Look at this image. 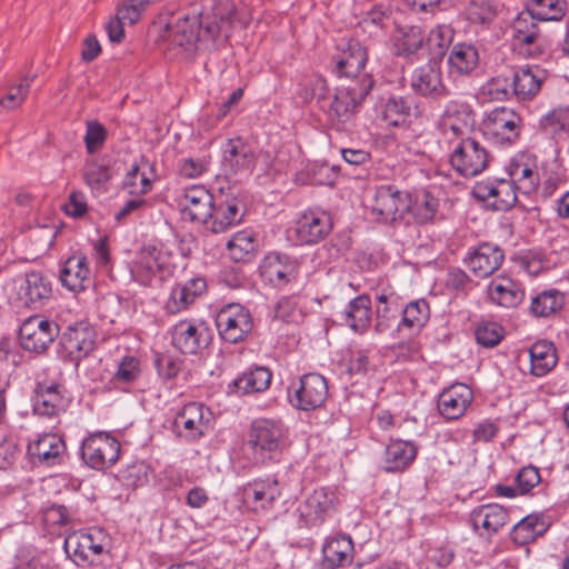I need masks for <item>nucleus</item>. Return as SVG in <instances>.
I'll use <instances>...</instances> for the list:
<instances>
[{
	"mask_svg": "<svg viewBox=\"0 0 569 569\" xmlns=\"http://www.w3.org/2000/svg\"><path fill=\"white\" fill-rule=\"evenodd\" d=\"M562 296L557 290L543 291L532 298L530 309L535 316L547 317L562 307Z\"/></svg>",
	"mask_w": 569,
	"mask_h": 569,
	"instance_id": "57",
	"label": "nucleus"
},
{
	"mask_svg": "<svg viewBox=\"0 0 569 569\" xmlns=\"http://www.w3.org/2000/svg\"><path fill=\"white\" fill-rule=\"evenodd\" d=\"M107 139L106 128L98 121L87 122L84 143L89 153H94L102 148Z\"/></svg>",
	"mask_w": 569,
	"mask_h": 569,
	"instance_id": "64",
	"label": "nucleus"
},
{
	"mask_svg": "<svg viewBox=\"0 0 569 569\" xmlns=\"http://www.w3.org/2000/svg\"><path fill=\"white\" fill-rule=\"evenodd\" d=\"M167 264L168 256L163 251L156 247H144L132 272L138 282L149 284L153 277L167 269Z\"/></svg>",
	"mask_w": 569,
	"mask_h": 569,
	"instance_id": "34",
	"label": "nucleus"
},
{
	"mask_svg": "<svg viewBox=\"0 0 569 569\" xmlns=\"http://www.w3.org/2000/svg\"><path fill=\"white\" fill-rule=\"evenodd\" d=\"M172 345L184 355H196L207 348L211 340L210 331L203 325L183 320L171 330Z\"/></svg>",
	"mask_w": 569,
	"mask_h": 569,
	"instance_id": "16",
	"label": "nucleus"
},
{
	"mask_svg": "<svg viewBox=\"0 0 569 569\" xmlns=\"http://www.w3.org/2000/svg\"><path fill=\"white\" fill-rule=\"evenodd\" d=\"M410 87L415 93L433 100L448 96L441 69L437 64L428 63L415 69L410 78Z\"/></svg>",
	"mask_w": 569,
	"mask_h": 569,
	"instance_id": "21",
	"label": "nucleus"
},
{
	"mask_svg": "<svg viewBox=\"0 0 569 569\" xmlns=\"http://www.w3.org/2000/svg\"><path fill=\"white\" fill-rule=\"evenodd\" d=\"M331 219L326 212L307 211L296 222V236L301 244L322 240L331 230Z\"/></svg>",
	"mask_w": 569,
	"mask_h": 569,
	"instance_id": "28",
	"label": "nucleus"
},
{
	"mask_svg": "<svg viewBox=\"0 0 569 569\" xmlns=\"http://www.w3.org/2000/svg\"><path fill=\"white\" fill-rule=\"evenodd\" d=\"M90 273L87 257L77 252L66 260L59 278L64 288L78 292L89 287L91 282Z\"/></svg>",
	"mask_w": 569,
	"mask_h": 569,
	"instance_id": "32",
	"label": "nucleus"
},
{
	"mask_svg": "<svg viewBox=\"0 0 569 569\" xmlns=\"http://www.w3.org/2000/svg\"><path fill=\"white\" fill-rule=\"evenodd\" d=\"M58 336V323L40 315L26 319L19 329L20 346L34 353H43Z\"/></svg>",
	"mask_w": 569,
	"mask_h": 569,
	"instance_id": "7",
	"label": "nucleus"
},
{
	"mask_svg": "<svg viewBox=\"0 0 569 569\" xmlns=\"http://www.w3.org/2000/svg\"><path fill=\"white\" fill-rule=\"evenodd\" d=\"M206 289L207 282L203 278H192L183 283H177L166 302V310L176 315L188 309Z\"/></svg>",
	"mask_w": 569,
	"mask_h": 569,
	"instance_id": "33",
	"label": "nucleus"
},
{
	"mask_svg": "<svg viewBox=\"0 0 569 569\" xmlns=\"http://www.w3.org/2000/svg\"><path fill=\"white\" fill-rule=\"evenodd\" d=\"M438 200L428 191L416 193L415 200L410 199L409 211L417 223L423 224L431 221L438 211Z\"/></svg>",
	"mask_w": 569,
	"mask_h": 569,
	"instance_id": "52",
	"label": "nucleus"
},
{
	"mask_svg": "<svg viewBox=\"0 0 569 569\" xmlns=\"http://www.w3.org/2000/svg\"><path fill=\"white\" fill-rule=\"evenodd\" d=\"M478 48L470 42L455 43L448 54L449 73L453 76H469L479 66Z\"/></svg>",
	"mask_w": 569,
	"mask_h": 569,
	"instance_id": "35",
	"label": "nucleus"
},
{
	"mask_svg": "<svg viewBox=\"0 0 569 569\" xmlns=\"http://www.w3.org/2000/svg\"><path fill=\"white\" fill-rule=\"evenodd\" d=\"M339 503L336 492L322 487L313 490L299 506L300 519L308 527L322 523L337 508Z\"/></svg>",
	"mask_w": 569,
	"mask_h": 569,
	"instance_id": "14",
	"label": "nucleus"
},
{
	"mask_svg": "<svg viewBox=\"0 0 569 569\" xmlns=\"http://www.w3.org/2000/svg\"><path fill=\"white\" fill-rule=\"evenodd\" d=\"M377 300V321L375 328L377 332L381 333L396 323L399 313H401V308L396 300L390 302L386 295L378 296Z\"/></svg>",
	"mask_w": 569,
	"mask_h": 569,
	"instance_id": "54",
	"label": "nucleus"
},
{
	"mask_svg": "<svg viewBox=\"0 0 569 569\" xmlns=\"http://www.w3.org/2000/svg\"><path fill=\"white\" fill-rule=\"evenodd\" d=\"M540 129L552 137L569 133V106H559L539 120Z\"/></svg>",
	"mask_w": 569,
	"mask_h": 569,
	"instance_id": "51",
	"label": "nucleus"
},
{
	"mask_svg": "<svg viewBox=\"0 0 569 569\" xmlns=\"http://www.w3.org/2000/svg\"><path fill=\"white\" fill-rule=\"evenodd\" d=\"M216 327L222 340L238 343L252 330L253 320L249 310L243 306L229 303L218 311Z\"/></svg>",
	"mask_w": 569,
	"mask_h": 569,
	"instance_id": "6",
	"label": "nucleus"
},
{
	"mask_svg": "<svg viewBox=\"0 0 569 569\" xmlns=\"http://www.w3.org/2000/svg\"><path fill=\"white\" fill-rule=\"evenodd\" d=\"M69 406L67 389L59 383L38 382L32 396L34 415L42 417H57L64 412Z\"/></svg>",
	"mask_w": 569,
	"mask_h": 569,
	"instance_id": "15",
	"label": "nucleus"
},
{
	"mask_svg": "<svg viewBox=\"0 0 569 569\" xmlns=\"http://www.w3.org/2000/svg\"><path fill=\"white\" fill-rule=\"evenodd\" d=\"M18 301L24 307L38 309L43 307L52 296V283L41 271L32 270L14 280Z\"/></svg>",
	"mask_w": 569,
	"mask_h": 569,
	"instance_id": "11",
	"label": "nucleus"
},
{
	"mask_svg": "<svg viewBox=\"0 0 569 569\" xmlns=\"http://www.w3.org/2000/svg\"><path fill=\"white\" fill-rule=\"evenodd\" d=\"M417 457V447L405 440H391L383 457V469L387 472H399L408 468Z\"/></svg>",
	"mask_w": 569,
	"mask_h": 569,
	"instance_id": "38",
	"label": "nucleus"
},
{
	"mask_svg": "<svg viewBox=\"0 0 569 569\" xmlns=\"http://www.w3.org/2000/svg\"><path fill=\"white\" fill-rule=\"evenodd\" d=\"M182 360L169 353H158L154 359V366L158 375L164 380L174 379L182 368Z\"/></svg>",
	"mask_w": 569,
	"mask_h": 569,
	"instance_id": "62",
	"label": "nucleus"
},
{
	"mask_svg": "<svg viewBox=\"0 0 569 569\" xmlns=\"http://www.w3.org/2000/svg\"><path fill=\"white\" fill-rule=\"evenodd\" d=\"M512 93L518 101H530L541 90L546 79L545 71L538 66L511 68Z\"/></svg>",
	"mask_w": 569,
	"mask_h": 569,
	"instance_id": "23",
	"label": "nucleus"
},
{
	"mask_svg": "<svg viewBox=\"0 0 569 569\" xmlns=\"http://www.w3.org/2000/svg\"><path fill=\"white\" fill-rule=\"evenodd\" d=\"M511 68L493 78L483 86V93L491 100L502 101L513 98Z\"/></svg>",
	"mask_w": 569,
	"mask_h": 569,
	"instance_id": "56",
	"label": "nucleus"
},
{
	"mask_svg": "<svg viewBox=\"0 0 569 569\" xmlns=\"http://www.w3.org/2000/svg\"><path fill=\"white\" fill-rule=\"evenodd\" d=\"M338 51L333 57L336 73L339 77L356 80L366 67L368 60L367 48L360 41L349 39L338 46Z\"/></svg>",
	"mask_w": 569,
	"mask_h": 569,
	"instance_id": "17",
	"label": "nucleus"
},
{
	"mask_svg": "<svg viewBox=\"0 0 569 569\" xmlns=\"http://www.w3.org/2000/svg\"><path fill=\"white\" fill-rule=\"evenodd\" d=\"M517 192L513 182L506 178H488L478 181L472 189L476 199L488 202L498 211L513 208L518 199Z\"/></svg>",
	"mask_w": 569,
	"mask_h": 569,
	"instance_id": "12",
	"label": "nucleus"
},
{
	"mask_svg": "<svg viewBox=\"0 0 569 569\" xmlns=\"http://www.w3.org/2000/svg\"><path fill=\"white\" fill-rule=\"evenodd\" d=\"M503 332V328L497 322L483 321L477 326L475 336L479 345L492 348L501 341Z\"/></svg>",
	"mask_w": 569,
	"mask_h": 569,
	"instance_id": "60",
	"label": "nucleus"
},
{
	"mask_svg": "<svg viewBox=\"0 0 569 569\" xmlns=\"http://www.w3.org/2000/svg\"><path fill=\"white\" fill-rule=\"evenodd\" d=\"M146 169H149V171L152 170L148 161L143 158H141L139 163L134 162L128 169L122 181V187L131 196H143L151 190L152 180L146 172Z\"/></svg>",
	"mask_w": 569,
	"mask_h": 569,
	"instance_id": "48",
	"label": "nucleus"
},
{
	"mask_svg": "<svg viewBox=\"0 0 569 569\" xmlns=\"http://www.w3.org/2000/svg\"><path fill=\"white\" fill-rule=\"evenodd\" d=\"M242 499L253 511L272 508L281 497V488L274 477L254 479L241 488Z\"/></svg>",
	"mask_w": 569,
	"mask_h": 569,
	"instance_id": "19",
	"label": "nucleus"
},
{
	"mask_svg": "<svg viewBox=\"0 0 569 569\" xmlns=\"http://www.w3.org/2000/svg\"><path fill=\"white\" fill-rule=\"evenodd\" d=\"M283 435V427L279 421L256 419L250 427L249 445L262 461L270 460L281 451Z\"/></svg>",
	"mask_w": 569,
	"mask_h": 569,
	"instance_id": "9",
	"label": "nucleus"
},
{
	"mask_svg": "<svg viewBox=\"0 0 569 569\" xmlns=\"http://www.w3.org/2000/svg\"><path fill=\"white\" fill-rule=\"evenodd\" d=\"M272 373L267 367L256 366L243 371L232 385L241 393L263 392L271 383Z\"/></svg>",
	"mask_w": 569,
	"mask_h": 569,
	"instance_id": "47",
	"label": "nucleus"
},
{
	"mask_svg": "<svg viewBox=\"0 0 569 569\" xmlns=\"http://www.w3.org/2000/svg\"><path fill=\"white\" fill-rule=\"evenodd\" d=\"M33 77H24L18 86L10 87L0 98V106L8 110L20 107L28 97Z\"/></svg>",
	"mask_w": 569,
	"mask_h": 569,
	"instance_id": "61",
	"label": "nucleus"
},
{
	"mask_svg": "<svg viewBox=\"0 0 569 569\" xmlns=\"http://www.w3.org/2000/svg\"><path fill=\"white\" fill-rule=\"evenodd\" d=\"M410 208V194L399 191L393 186L377 189L372 213L382 222H395L403 218Z\"/></svg>",
	"mask_w": 569,
	"mask_h": 569,
	"instance_id": "13",
	"label": "nucleus"
},
{
	"mask_svg": "<svg viewBox=\"0 0 569 569\" xmlns=\"http://www.w3.org/2000/svg\"><path fill=\"white\" fill-rule=\"evenodd\" d=\"M548 529L543 515L531 513L519 520L510 532L512 541L526 546L542 536Z\"/></svg>",
	"mask_w": 569,
	"mask_h": 569,
	"instance_id": "45",
	"label": "nucleus"
},
{
	"mask_svg": "<svg viewBox=\"0 0 569 569\" xmlns=\"http://www.w3.org/2000/svg\"><path fill=\"white\" fill-rule=\"evenodd\" d=\"M472 399V390L467 385L455 383L439 395L437 407L443 418L453 420L466 412Z\"/></svg>",
	"mask_w": 569,
	"mask_h": 569,
	"instance_id": "26",
	"label": "nucleus"
},
{
	"mask_svg": "<svg viewBox=\"0 0 569 569\" xmlns=\"http://www.w3.org/2000/svg\"><path fill=\"white\" fill-rule=\"evenodd\" d=\"M455 36V30L448 24H439L430 30L426 36L425 46L430 51H438L437 53H443V50L448 48Z\"/></svg>",
	"mask_w": 569,
	"mask_h": 569,
	"instance_id": "59",
	"label": "nucleus"
},
{
	"mask_svg": "<svg viewBox=\"0 0 569 569\" xmlns=\"http://www.w3.org/2000/svg\"><path fill=\"white\" fill-rule=\"evenodd\" d=\"M509 180L518 192L530 194L539 186V173L535 164L525 161L523 157L513 159L508 168Z\"/></svg>",
	"mask_w": 569,
	"mask_h": 569,
	"instance_id": "39",
	"label": "nucleus"
},
{
	"mask_svg": "<svg viewBox=\"0 0 569 569\" xmlns=\"http://www.w3.org/2000/svg\"><path fill=\"white\" fill-rule=\"evenodd\" d=\"M236 19L234 4L221 1L213 8V18H202L200 13L179 17L176 22L167 24L169 50L177 56L189 57L199 48H208L222 39H228Z\"/></svg>",
	"mask_w": 569,
	"mask_h": 569,
	"instance_id": "1",
	"label": "nucleus"
},
{
	"mask_svg": "<svg viewBox=\"0 0 569 569\" xmlns=\"http://www.w3.org/2000/svg\"><path fill=\"white\" fill-rule=\"evenodd\" d=\"M513 47L527 58L539 57L546 46L547 40L540 28L532 21L519 18L512 28Z\"/></svg>",
	"mask_w": 569,
	"mask_h": 569,
	"instance_id": "20",
	"label": "nucleus"
},
{
	"mask_svg": "<svg viewBox=\"0 0 569 569\" xmlns=\"http://www.w3.org/2000/svg\"><path fill=\"white\" fill-rule=\"evenodd\" d=\"M343 320L355 332L363 333L371 322V300L366 295L352 299L343 313Z\"/></svg>",
	"mask_w": 569,
	"mask_h": 569,
	"instance_id": "44",
	"label": "nucleus"
},
{
	"mask_svg": "<svg viewBox=\"0 0 569 569\" xmlns=\"http://www.w3.org/2000/svg\"><path fill=\"white\" fill-rule=\"evenodd\" d=\"M402 320L398 328H408L410 330H420L428 321L430 316L429 305L425 299L411 301L401 309Z\"/></svg>",
	"mask_w": 569,
	"mask_h": 569,
	"instance_id": "53",
	"label": "nucleus"
},
{
	"mask_svg": "<svg viewBox=\"0 0 569 569\" xmlns=\"http://www.w3.org/2000/svg\"><path fill=\"white\" fill-rule=\"evenodd\" d=\"M508 519V510L498 503L481 505L470 512L471 526L480 535L496 533Z\"/></svg>",
	"mask_w": 569,
	"mask_h": 569,
	"instance_id": "31",
	"label": "nucleus"
},
{
	"mask_svg": "<svg viewBox=\"0 0 569 569\" xmlns=\"http://www.w3.org/2000/svg\"><path fill=\"white\" fill-rule=\"evenodd\" d=\"M223 161L230 166L233 172L251 171L257 157L253 149L240 138L230 139L223 149Z\"/></svg>",
	"mask_w": 569,
	"mask_h": 569,
	"instance_id": "41",
	"label": "nucleus"
},
{
	"mask_svg": "<svg viewBox=\"0 0 569 569\" xmlns=\"http://www.w3.org/2000/svg\"><path fill=\"white\" fill-rule=\"evenodd\" d=\"M528 12L538 21H559L566 13V1L529 0Z\"/></svg>",
	"mask_w": 569,
	"mask_h": 569,
	"instance_id": "50",
	"label": "nucleus"
},
{
	"mask_svg": "<svg viewBox=\"0 0 569 569\" xmlns=\"http://www.w3.org/2000/svg\"><path fill=\"white\" fill-rule=\"evenodd\" d=\"M530 372L536 377H543L557 365L558 357L556 348L551 342L538 341L529 349Z\"/></svg>",
	"mask_w": 569,
	"mask_h": 569,
	"instance_id": "46",
	"label": "nucleus"
},
{
	"mask_svg": "<svg viewBox=\"0 0 569 569\" xmlns=\"http://www.w3.org/2000/svg\"><path fill=\"white\" fill-rule=\"evenodd\" d=\"M214 200L216 196L203 186L186 188L181 201L182 211L191 221L208 224Z\"/></svg>",
	"mask_w": 569,
	"mask_h": 569,
	"instance_id": "27",
	"label": "nucleus"
},
{
	"mask_svg": "<svg viewBox=\"0 0 569 569\" xmlns=\"http://www.w3.org/2000/svg\"><path fill=\"white\" fill-rule=\"evenodd\" d=\"M207 228L213 233L224 232L237 226L243 218L241 201L234 196L220 193L216 196L214 204Z\"/></svg>",
	"mask_w": 569,
	"mask_h": 569,
	"instance_id": "18",
	"label": "nucleus"
},
{
	"mask_svg": "<svg viewBox=\"0 0 569 569\" xmlns=\"http://www.w3.org/2000/svg\"><path fill=\"white\" fill-rule=\"evenodd\" d=\"M66 443L57 433H43L29 443L28 453L33 461L46 466H56L62 461Z\"/></svg>",
	"mask_w": 569,
	"mask_h": 569,
	"instance_id": "30",
	"label": "nucleus"
},
{
	"mask_svg": "<svg viewBox=\"0 0 569 569\" xmlns=\"http://www.w3.org/2000/svg\"><path fill=\"white\" fill-rule=\"evenodd\" d=\"M503 259V251L497 244L485 242L471 251L465 261L476 277L486 278L500 268Z\"/></svg>",
	"mask_w": 569,
	"mask_h": 569,
	"instance_id": "29",
	"label": "nucleus"
},
{
	"mask_svg": "<svg viewBox=\"0 0 569 569\" xmlns=\"http://www.w3.org/2000/svg\"><path fill=\"white\" fill-rule=\"evenodd\" d=\"M452 168L463 178L480 174L489 163V152L475 138L458 141L450 154Z\"/></svg>",
	"mask_w": 569,
	"mask_h": 569,
	"instance_id": "5",
	"label": "nucleus"
},
{
	"mask_svg": "<svg viewBox=\"0 0 569 569\" xmlns=\"http://www.w3.org/2000/svg\"><path fill=\"white\" fill-rule=\"evenodd\" d=\"M373 84L370 76L363 74L361 80H351L348 86L337 88L328 104H320L329 122L338 130L352 120L358 107L362 103Z\"/></svg>",
	"mask_w": 569,
	"mask_h": 569,
	"instance_id": "2",
	"label": "nucleus"
},
{
	"mask_svg": "<svg viewBox=\"0 0 569 569\" xmlns=\"http://www.w3.org/2000/svg\"><path fill=\"white\" fill-rule=\"evenodd\" d=\"M328 397V383L319 373H306L288 388L291 405L303 411L320 408Z\"/></svg>",
	"mask_w": 569,
	"mask_h": 569,
	"instance_id": "4",
	"label": "nucleus"
},
{
	"mask_svg": "<svg viewBox=\"0 0 569 569\" xmlns=\"http://www.w3.org/2000/svg\"><path fill=\"white\" fill-rule=\"evenodd\" d=\"M490 300L505 308H515L525 298V290L521 283L507 278H496L488 286Z\"/></svg>",
	"mask_w": 569,
	"mask_h": 569,
	"instance_id": "37",
	"label": "nucleus"
},
{
	"mask_svg": "<svg viewBox=\"0 0 569 569\" xmlns=\"http://www.w3.org/2000/svg\"><path fill=\"white\" fill-rule=\"evenodd\" d=\"M468 16L472 22L485 24L496 18L497 9L489 0H473L468 7Z\"/></svg>",
	"mask_w": 569,
	"mask_h": 569,
	"instance_id": "63",
	"label": "nucleus"
},
{
	"mask_svg": "<svg viewBox=\"0 0 569 569\" xmlns=\"http://www.w3.org/2000/svg\"><path fill=\"white\" fill-rule=\"evenodd\" d=\"M203 410V406L198 402H190L179 410L173 419V428L178 436L189 441L201 438L207 430Z\"/></svg>",
	"mask_w": 569,
	"mask_h": 569,
	"instance_id": "25",
	"label": "nucleus"
},
{
	"mask_svg": "<svg viewBox=\"0 0 569 569\" xmlns=\"http://www.w3.org/2000/svg\"><path fill=\"white\" fill-rule=\"evenodd\" d=\"M94 343L96 331L87 321L69 325L59 340L62 357L76 363L94 349Z\"/></svg>",
	"mask_w": 569,
	"mask_h": 569,
	"instance_id": "10",
	"label": "nucleus"
},
{
	"mask_svg": "<svg viewBox=\"0 0 569 569\" xmlns=\"http://www.w3.org/2000/svg\"><path fill=\"white\" fill-rule=\"evenodd\" d=\"M112 177L110 160L104 157L88 160L82 168L84 183L98 194L107 192Z\"/></svg>",
	"mask_w": 569,
	"mask_h": 569,
	"instance_id": "40",
	"label": "nucleus"
},
{
	"mask_svg": "<svg viewBox=\"0 0 569 569\" xmlns=\"http://www.w3.org/2000/svg\"><path fill=\"white\" fill-rule=\"evenodd\" d=\"M141 373V365L138 358L124 356L118 363L112 381L116 383H132Z\"/></svg>",
	"mask_w": 569,
	"mask_h": 569,
	"instance_id": "58",
	"label": "nucleus"
},
{
	"mask_svg": "<svg viewBox=\"0 0 569 569\" xmlns=\"http://www.w3.org/2000/svg\"><path fill=\"white\" fill-rule=\"evenodd\" d=\"M106 537L101 530L92 532L77 531L64 539V550L68 555H73L82 561L90 560V556H100L106 550Z\"/></svg>",
	"mask_w": 569,
	"mask_h": 569,
	"instance_id": "22",
	"label": "nucleus"
},
{
	"mask_svg": "<svg viewBox=\"0 0 569 569\" xmlns=\"http://www.w3.org/2000/svg\"><path fill=\"white\" fill-rule=\"evenodd\" d=\"M325 569H336L351 563L353 559V542L351 538L341 536L330 539L322 548Z\"/></svg>",
	"mask_w": 569,
	"mask_h": 569,
	"instance_id": "42",
	"label": "nucleus"
},
{
	"mask_svg": "<svg viewBox=\"0 0 569 569\" xmlns=\"http://www.w3.org/2000/svg\"><path fill=\"white\" fill-rule=\"evenodd\" d=\"M230 258L236 262H249L256 254L257 240L248 231L237 232L227 243Z\"/></svg>",
	"mask_w": 569,
	"mask_h": 569,
	"instance_id": "49",
	"label": "nucleus"
},
{
	"mask_svg": "<svg viewBox=\"0 0 569 569\" xmlns=\"http://www.w3.org/2000/svg\"><path fill=\"white\" fill-rule=\"evenodd\" d=\"M120 442L108 432L91 433L81 443V458L90 468L103 470L113 466L120 457Z\"/></svg>",
	"mask_w": 569,
	"mask_h": 569,
	"instance_id": "3",
	"label": "nucleus"
},
{
	"mask_svg": "<svg viewBox=\"0 0 569 569\" xmlns=\"http://www.w3.org/2000/svg\"><path fill=\"white\" fill-rule=\"evenodd\" d=\"M260 273L268 282L280 287L297 278L298 263L287 254L271 252L262 260Z\"/></svg>",
	"mask_w": 569,
	"mask_h": 569,
	"instance_id": "24",
	"label": "nucleus"
},
{
	"mask_svg": "<svg viewBox=\"0 0 569 569\" xmlns=\"http://www.w3.org/2000/svg\"><path fill=\"white\" fill-rule=\"evenodd\" d=\"M521 118L511 109L497 108L482 122L483 136L496 144H511L521 131Z\"/></svg>",
	"mask_w": 569,
	"mask_h": 569,
	"instance_id": "8",
	"label": "nucleus"
},
{
	"mask_svg": "<svg viewBox=\"0 0 569 569\" xmlns=\"http://www.w3.org/2000/svg\"><path fill=\"white\" fill-rule=\"evenodd\" d=\"M382 114L389 124L398 127L410 118L411 103L402 97H391L385 103Z\"/></svg>",
	"mask_w": 569,
	"mask_h": 569,
	"instance_id": "55",
	"label": "nucleus"
},
{
	"mask_svg": "<svg viewBox=\"0 0 569 569\" xmlns=\"http://www.w3.org/2000/svg\"><path fill=\"white\" fill-rule=\"evenodd\" d=\"M426 33L419 26L398 28L393 37V53L410 57L418 53L425 46Z\"/></svg>",
	"mask_w": 569,
	"mask_h": 569,
	"instance_id": "43",
	"label": "nucleus"
},
{
	"mask_svg": "<svg viewBox=\"0 0 569 569\" xmlns=\"http://www.w3.org/2000/svg\"><path fill=\"white\" fill-rule=\"evenodd\" d=\"M470 112L465 104L458 106L457 102H450L443 116V130L449 138L452 147L463 139H472L468 136Z\"/></svg>",
	"mask_w": 569,
	"mask_h": 569,
	"instance_id": "36",
	"label": "nucleus"
}]
</instances>
